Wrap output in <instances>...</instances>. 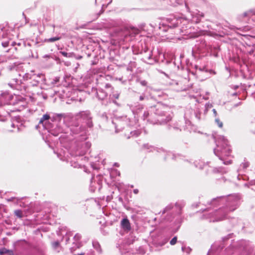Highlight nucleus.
<instances>
[{"label": "nucleus", "mask_w": 255, "mask_h": 255, "mask_svg": "<svg viewBox=\"0 0 255 255\" xmlns=\"http://www.w3.org/2000/svg\"><path fill=\"white\" fill-rule=\"evenodd\" d=\"M23 242L25 244H28V242L25 239H22V240H19L17 241V242Z\"/></svg>", "instance_id": "09e8293b"}, {"label": "nucleus", "mask_w": 255, "mask_h": 255, "mask_svg": "<svg viewBox=\"0 0 255 255\" xmlns=\"http://www.w3.org/2000/svg\"><path fill=\"white\" fill-rule=\"evenodd\" d=\"M133 192L134 194H137L138 193V190L137 189H135L133 190Z\"/></svg>", "instance_id": "bf43d9fd"}, {"label": "nucleus", "mask_w": 255, "mask_h": 255, "mask_svg": "<svg viewBox=\"0 0 255 255\" xmlns=\"http://www.w3.org/2000/svg\"><path fill=\"white\" fill-rule=\"evenodd\" d=\"M69 62L68 61H65V65H69Z\"/></svg>", "instance_id": "69168bd1"}, {"label": "nucleus", "mask_w": 255, "mask_h": 255, "mask_svg": "<svg viewBox=\"0 0 255 255\" xmlns=\"http://www.w3.org/2000/svg\"><path fill=\"white\" fill-rule=\"evenodd\" d=\"M204 17V14L202 12L198 11L197 13L193 14L192 21L196 23L199 22L201 18Z\"/></svg>", "instance_id": "f3484780"}, {"label": "nucleus", "mask_w": 255, "mask_h": 255, "mask_svg": "<svg viewBox=\"0 0 255 255\" xmlns=\"http://www.w3.org/2000/svg\"><path fill=\"white\" fill-rule=\"evenodd\" d=\"M70 87H66L65 89V93L67 92H70Z\"/></svg>", "instance_id": "13d9d810"}, {"label": "nucleus", "mask_w": 255, "mask_h": 255, "mask_svg": "<svg viewBox=\"0 0 255 255\" xmlns=\"http://www.w3.org/2000/svg\"><path fill=\"white\" fill-rule=\"evenodd\" d=\"M182 18L181 17L176 18L171 16L163 20L159 24V28L164 32L167 31L169 29H172L179 25L181 23Z\"/></svg>", "instance_id": "1a4fd4ad"}, {"label": "nucleus", "mask_w": 255, "mask_h": 255, "mask_svg": "<svg viewBox=\"0 0 255 255\" xmlns=\"http://www.w3.org/2000/svg\"><path fill=\"white\" fill-rule=\"evenodd\" d=\"M14 214L18 218H22L23 217L22 211L19 209L15 210Z\"/></svg>", "instance_id": "cd10ccee"}, {"label": "nucleus", "mask_w": 255, "mask_h": 255, "mask_svg": "<svg viewBox=\"0 0 255 255\" xmlns=\"http://www.w3.org/2000/svg\"><path fill=\"white\" fill-rule=\"evenodd\" d=\"M177 241V237H174L170 241V244L172 246L174 245Z\"/></svg>", "instance_id": "c9c22d12"}, {"label": "nucleus", "mask_w": 255, "mask_h": 255, "mask_svg": "<svg viewBox=\"0 0 255 255\" xmlns=\"http://www.w3.org/2000/svg\"><path fill=\"white\" fill-rule=\"evenodd\" d=\"M204 211H207L208 212L210 211L209 207L207 208V209H205L204 210H203V212Z\"/></svg>", "instance_id": "338daca9"}, {"label": "nucleus", "mask_w": 255, "mask_h": 255, "mask_svg": "<svg viewBox=\"0 0 255 255\" xmlns=\"http://www.w3.org/2000/svg\"><path fill=\"white\" fill-rule=\"evenodd\" d=\"M250 163L248 161H244V162H242L239 168V171H241L242 170H244L246 169L247 167L249 166Z\"/></svg>", "instance_id": "393cba45"}, {"label": "nucleus", "mask_w": 255, "mask_h": 255, "mask_svg": "<svg viewBox=\"0 0 255 255\" xmlns=\"http://www.w3.org/2000/svg\"><path fill=\"white\" fill-rule=\"evenodd\" d=\"M10 250L7 249L4 247L0 249V255H4V254H8Z\"/></svg>", "instance_id": "c756f323"}, {"label": "nucleus", "mask_w": 255, "mask_h": 255, "mask_svg": "<svg viewBox=\"0 0 255 255\" xmlns=\"http://www.w3.org/2000/svg\"><path fill=\"white\" fill-rule=\"evenodd\" d=\"M108 92H105L103 89H99L97 91V96L99 99L103 100L108 96Z\"/></svg>", "instance_id": "a211bd4d"}, {"label": "nucleus", "mask_w": 255, "mask_h": 255, "mask_svg": "<svg viewBox=\"0 0 255 255\" xmlns=\"http://www.w3.org/2000/svg\"><path fill=\"white\" fill-rule=\"evenodd\" d=\"M13 80L14 81L15 83L17 84H19V83H18L19 82H20V83H21V81H19L17 79H13Z\"/></svg>", "instance_id": "603ef678"}, {"label": "nucleus", "mask_w": 255, "mask_h": 255, "mask_svg": "<svg viewBox=\"0 0 255 255\" xmlns=\"http://www.w3.org/2000/svg\"><path fill=\"white\" fill-rule=\"evenodd\" d=\"M241 197L239 194H234L227 196H220L213 199L208 205L214 207H220L214 211L204 215L205 218L210 222H218L227 218L228 214L236 210L241 203Z\"/></svg>", "instance_id": "f257e3e1"}, {"label": "nucleus", "mask_w": 255, "mask_h": 255, "mask_svg": "<svg viewBox=\"0 0 255 255\" xmlns=\"http://www.w3.org/2000/svg\"><path fill=\"white\" fill-rule=\"evenodd\" d=\"M251 179L250 183L252 185H255V168L254 171L251 170L248 176V180Z\"/></svg>", "instance_id": "412c9836"}, {"label": "nucleus", "mask_w": 255, "mask_h": 255, "mask_svg": "<svg viewBox=\"0 0 255 255\" xmlns=\"http://www.w3.org/2000/svg\"><path fill=\"white\" fill-rule=\"evenodd\" d=\"M22 15L24 17V18H25V23H27L28 22V19L26 18V15H25V14L24 13V12L22 13Z\"/></svg>", "instance_id": "8fccbe9b"}, {"label": "nucleus", "mask_w": 255, "mask_h": 255, "mask_svg": "<svg viewBox=\"0 0 255 255\" xmlns=\"http://www.w3.org/2000/svg\"><path fill=\"white\" fill-rule=\"evenodd\" d=\"M216 143V148L214 149L215 154L218 156L219 159L223 161L226 165L232 163L231 159L226 161L224 159L225 156H229L231 153V150L228 144L227 139L222 135H213Z\"/></svg>", "instance_id": "39448f33"}, {"label": "nucleus", "mask_w": 255, "mask_h": 255, "mask_svg": "<svg viewBox=\"0 0 255 255\" xmlns=\"http://www.w3.org/2000/svg\"><path fill=\"white\" fill-rule=\"evenodd\" d=\"M145 97L144 95H141L140 97H139V100L140 101H142L144 99H145Z\"/></svg>", "instance_id": "3c124183"}, {"label": "nucleus", "mask_w": 255, "mask_h": 255, "mask_svg": "<svg viewBox=\"0 0 255 255\" xmlns=\"http://www.w3.org/2000/svg\"><path fill=\"white\" fill-rule=\"evenodd\" d=\"M59 39H60L59 37L55 36V37H51L49 39H47L46 40H47V41L49 42H53L54 41L59 40Z\"/></svg>", "instance_id": "72a5a7b5"}, {"label": "nucleus", "mask_w": 255, "mask_h": 255, "mask_svg": "<svg viewBox=\"0 0 255 255\" xmlns=\"http://www.w3.org/2000/svg\"><path fill=\"white\" fill-rule=\"evenodd\" d=\"M105 87L106 89L109 90L108 92L109 93L110 99L113 100L114 99H118L119 98L120 93L118 92H114L113 91V88L110 84H106Z\"/></svg>", "instance_id": "2eb2a0df"}, {"label": "nucleus", "mask_w": 255, "mask_h": 255, "mask_svg": "<svg viewBox=\"0 0 255 255\" xmlns=\"http://www.w3.org/2000/svg\"><path fill=\"white\" fill-rule=\"evenodd\" d=\"M0 98L4 105L14 104V103L12 102L14 96L8 92H2L0 95Z\"/></svg>", "instance_id": "ddd939ff"}, {"label": "nucleus", "mask_w": 255, "mask_h": 255, "mask_svg": "<svg viewBox=\"0 0 255 255\" xmlns=\"http://www.w3.org/2000/svg\"><path fill=\"white\" fill-rule=\"evenodd\" d=\"M182 206L179 204H169L167 205L162 211V214L167 213L166 220L168 221H172L175 219L176 222H179L181 220L180 215L182 214Z\"/></svg>", "instance_id": "423d86ee"}, {"label": "nucleus", "mask_w": 255, "mask_h": 255, "mask_svg": "<svg viewBox=\"0 0 255 255\" xmlns=\"http://www.w3.org/2000/svg\"><path fill=\"white\" fill-rule=\"evenodd\" d=\"M50 57V56H49V55H44V56H43V57H44V58H45V57Z\"/></svg>", "instance_id": "774afa93"}, {"label": "nucleus", "mask_w": 255, "mask_h": 255, "mask_svg": "<svg viewBox=\"0 0 255 255\" xmlns=\"http://www.w3.org/2000/svg\"><path fill=\"white\" fill-rule=\"evenodd\" d=\"M10 44L11 46H14L16 44V42L14 41H10Z\"/></svg>", "instance_id": "4d7b16f0"}, {"label": "nucleus", "mask_w": 255, "mask_h": 255, "mask_svg": "<svg viewBox=\"0 0 255 255\" xmlns=\"http://www.w3.org/2000/svg\"><path fill=\"white\" fill-rule=\"evenodd\" d=\"M168 242V240L167 239H165L161 241H160L158 243L157 245L158 246L162 247L165 245Z\"/></svg>", "instance_id": "2f4dec72"}, {"label": "nucleus", "mask_w": 255, "mask_h": 255, "mask_svg": "<svg viewBox=\"0 0 255 255\" xmlns=\"http://www.w3.org/2000/svg\"><path fill=\"white\" fill-rule=\"evenodd\" d=\"M87 128H92L93 126L92 117L89 111H82L75 116L65 115V133L70 131L76 135H79L82 140L87 138Z\"/></svg>", "instance_id": "f03ea898"}, {"label": "nucleus", "mask_w": 255, "mask_h": 255, "mask_svg": "<svg viewBox=\"0 0 255 255\" xmlns=\"http://www.w3.org/2000/svg\"><path fill=\"white\" fill-rule=\"evenodd\" d=\"M212 107V105L210 104H206L205 105V112H206L209 109L211 108Z\"/></svg>", "instance_id": "79ce46f5"}, {"label": "nucleus", "mask_w": 255, "mask_h": 255, "mask_svg": "<svg viewBox=\"0 0 255 255\" xmlns=\"http://www.w3.org/2000/svg\"><path fill=\"white\" fill-rule=\"evenodd\" d=\"M91 144L89 142H81L76 143V145L71 147L74 153H72L73 156H81L84 155L90 147Z\"/></svg>", "instance_id": "9b49d317"}, {"label": "nucleus", "mask_w": 255, "mask_h": 255, "mask_svg": "<svg viewBox=\"0 0 255 255\" xmlns=\"http://www.w3.org/2000/svg\"><path fill=\"white\" fill-rule=\"evenodd\" d=\"M215 121L216 124L218 126L219 128H222L223 127V123L220 120L219 118L218 117H217L215 119Z\"/></svg>", "instance_id": "7c9ffc66"}, {"label": "nucleus", "mask_w": 255, "mask_h": 255, "mask_svg": "<svg viewBox=\"0 0 255 255\" xmlns=\"http://www.w3.org/2000/svg\"><path fill=\"white\" fill-rule=\"evenodd\" d=\"M18 66V64H17L16 62L13 63L12 64H10L7 66V69L10 70L12 71L13 70H16V67Z\"/></svg>", "instance_id": "c85d7f7f"}, {"label": "nucleus", "mask_w": 255, "mask_h": 255, "mask_svg": "<svg viewBox=\"0 0 255 255\" xmlns=\"http://www.w3.org/2000/svg\"><path fill=\"white\" fill-rule=\"evenodd\" d=\"M142 148L148 152L156 151L157 152L160 153L161 155L163 156L165 160L170 158L177 161L183 159L182 156L179 154L175 155L173 153L169 151H166L162 148H157L151 145H149L148 143L143 144L142 146Z\"/></svg>", "instance_id": "0eeeda50"}, {"label": "nucleus", "mask_w": 255, "mask_h": 255, "mask_svg": "<svg viewBox=\"0 0 255 255\" xmlns=\"http://www.w3.org/2000/svg\"><path fill=\"white\" fill-rule=\"evenodd\" d=\"M141 133V131L139 129L131 131L130 132V136H128L127 138H129L130 137H137Z\"/></svg>", "instance_id": "b1692460"}, {"label": "nucleus", "mask_w": 255, "mask_h": 255, "mask_svg": "<svg viewBox=\"0 0 255 255\" xmlns=\"http://www.w3.org/2000/svg\"><path fill=\"white\" fill-rule=\"evenodd\" d=\"M152 54L151 51L149 52L148 55L144 56V59L147 64H153L155 62V60L152 57Z\"/></svg>", "instance_id": "6ab92c4d"}, {"label": "nucleus", "mask_w": 255, "mask_h": 255, "mask_svg": "<svg viewBox=\"0 0 255 255\" xmlns=\"http://www.w3.org/2000/svg\"><path fill=\"white\" fill-rule=\"evenodd\" d=\"M31 74L32 78H34V79H35L38 81V84H39L40 82H42L44 79V75L42 73L38 74H35L32 73Z\"/></svg>", "instance_id": "4be33fe9"}, {"label": "nucleus", "mask_w": 255, "mask_h": 255, "mask_svg": "<svg viewBox=\"0 0 255 255\" xmlns=\"http://www.w3.org/2000/svg\"><path fill=\"white\" fill-rule=\"evenodd\" d=\"M50 114L46 113L43 115L39 121L38 125L36 126V128H37L38 126H42L44 129L50 131L53 127L51 123H50Z\"/></svg>", "instance_id": "f8f14e48"}, {"label": "nucleus", "mask_w": 255, "mask_h": 255, "mask_svg": "<svg viewBox=\"0 0 255 255\" xmlns=\"http://www.w3.org/2000/svg\"><path fill=\"white\" fill-rule=\"evenodd\" d=\"M58 49L59 50V53L61 54L62 56H64V50H63L62 48H60L59 46H58Z\"/></svg>", "instance_id": "37998d69"}, {"label": "nucleus", "mask_w": 255, "mask_h": 255, "mask_svg": "<svg viewBox=\"0 0 255 255\" xmlns=\"http://www.w3.org/2000/svg\"><path fill=\"white\" fill-rule=\"evenodd\" d=\"M93 246L98 252L101 253V249L99 243L97 241H93L92 243Z\"/></svg>", "instance_id": "bb28decb"}, {"label": "nucleus", "mask_w": 255, "mask_h": 255, "mask_svg": "<svg viewBox=\"0 0 255 255\" xmlns=\"http://www.w3.org/2000/svg\"><path fill=\"white\" fill-rule=\"evenodd\" d=\"M212 112L213 113L214 116L215 117V118L217 117H218L217 112L216 111V110L215 109H212Z\"/></svg>", "instance_id": "a18cd8bd"}, {"label": "nucleus", "mask_w": 255, "mask_h": 255, "mask_svg": "<svg viewBox=\"0 0 255 255\" xmlns=\"http://www.w3.org/2000/svg\"><path fill=\"white\" fill-rule=\"evenodd\" d=\"M101 181L99 180V179H98V181H97V184L98 186V188L99 189H100L101 187Z\"/></svg>", "instance_id": "de8ad7c7"}, {"label": "nucleus", "mask_w": 255, "mask_h": 255, "mask_svg": "<svg viewBox=\"0 0 255 255\" xmlns=\"http://www.w3.org/2000/svg\"><path fill=\"white\" fill-rule=\"evenodd\" d=\"M64 118V114H56L52 113L51 115L50 121L52 122L51 124L53 126L52 130H50L51 134L55 136H58L60 134V136L58 137L59 142V146L61 148L60 152L54 151V153L57 154V157L62 161L64 160V151L63 150V147H64V136H63V129L62 126L64 124V121L62 122V119ZM57 146H59L58 142L57 143Z\"/></svg>", "instance_id": "20e7f679"}, {"label": "nucleus", "mask_w": 255, "mask_h": 255, "mask_svg": "<svg viewBox=\"0 0 255 255\" xmlns=\"http://www.w3.org/2000/svg\"><path fill=\"white\" fill-rule=\"evenodd\" d=\"M23 79L24 81H27V84L28 86L36 87L38 85V81L32 78L31 74L25 73L23 76Z\"/></svg>", "instance_id": "4468645a"}, {"label": "nucleus", "mask_w": 255, "mask_h": 255, "mask_svg": "<svg viewBox=\"0 0 255 255\" xmlns=\"http://www.w3.org/2000/svg\"><path fill=\"white\" fill-rule=\"evenodd\" d=\"M15 197H12L7 199V201L9 202L13 201L14 199H15Z\"/></svg>", "instance_id": "864d4df0"}, {"label": "nucleus", "mask_w": 255, "mask_h": 255, "mask_svg": "<svg viewBox=\"0 0 255 255\" xmlns=\"http://www.w3.org/2000/svg\"><path fill=\"white\" fill-rule=\"evenodd\" d=\"M230 236V235H228V236L223 238V241L225 242V241H226L228 239H229Z\"/></svg>", "instance_id": "5fc2aeb1"}, {"label": "nucleus", "mask_w": 255, "mask_h": 255, "mask_svg": "<svg viewBox=\"0 0 255 255\" xmlns=\"http://www.w3.org/2000/svg\"><path fill=\"white\" fill-rule=\"evenodd\" d=\"M161 73H162V74H164L165 76H166L167 77H168V75L167 74H166L165 72H161Z\"/></svg>", "instance_id": "0e129e2a"}, {"label": "nucleus", "mask_w": 255, "mask_h": 255, "mask_svg": "<svg viewBox=\"0 0 255 255\" xmlns=\"http://www.w3.org/2000/svg\"><path fill=\"white\" fill-rule=\"evenodd\" d=\"M182 251L183 252H186L188 254H189L191 251V249L189 247H186L185 246L182 247Z\"/></svg>", "instance_id": "473e14b6"}, {"label": "nucleus", "mask_w": 255, "mask_h": 255, "mask_svg": "<svg viewBox=\"0 0 255 255\" xmlns=\"http://www.w3.org/2000/svg\"><path fill=\"white\" fill-rule=\"evenodd\" d=\"M72 237V235L70 234L66 233V235H65V240L66 241L67 247L72 253L82 246V243L80 241L82 236L80 234L77 233L72 238L71 241L70 238Z\"/></svg>", "instance_id": "6e6552de"}, {"label": "nucleus", "mask_w": 255, "mask_h": 255, "mask_svg": "<svg viewBox=\"0 0 255 255\" xmlns=\"http://www.w3.org/2000/svg\"><path fill=\"white\" fill-rule=\"evenodd\" d=\"M70 135H72V136H75V138H76L77 139L76 141H75L74 142V143H76V142L78 141V140L80 141L81 142H82V141L85 140H82L81 137L79 135L74 134L73 133H71L70 131H69L67 133L66 132V133H65V139L66 138H69V140H71V139L70 137H69V136ZM64 142H66L65 140H64Z\"/></svg>", "instance_id": "aec40b11"}, {"label": "nucleus", "mask_w": 255, "mask_h": 255, "mask_svg": "<svg viewBox=\"0 0 255 255\" xmlns=\"http://www.w3.org/2000/svg\"><path fill=\"white\" fill-rule=\"evenodd\" d=\"M121 228L126 232H129L131 230L130 223L127 218H124L121 221Z\"/></svg>", "instance_id": "dca6fc26"}, {"label": "nucleus", "mask_w": 255, "mask_h": 255, "mask_svg": "<svg viewBox=\"0 0 255 255\" xmlns=\"http://www.w3.org/2000/svg\"><path fill=\"white\" fill-rule=\"evenodd\" d=\"M194 164L196 167L199 168V169H203L206 165L205 163L200 160L195 161Z\"/></svg>", "instance_id": "5701e85b"}, {"label": "nucleus", "mask_w": 255, "mask_h": 255, "mask_svg": "<svg viewBox=\"0 0 255 255\" xmlns=\"http://www.w3.org/2000/svg\"><path fill=\"white\" fill-rule=\"evenodd\" d=\"M97 186H96L95 183V178L94 177H93L91 180V184H90V190L92 191H95L96 189L97 188Z\"/></svg>", "instance_id": "a878e982"}, {"label": "nucleus", "mask_w": 255, "mask_h": 255, "mask_svg": "<svg viewBox=\"0 0 255 255\" xmlns=\"http://www.w3.org/2000/svg\"><path fill=\"white\" fill-rule=\"evenodd\" d=\"M60 245V243L58 241L54 242L52 243V247L54 249H56Z\"/></svg>", "instance_id": "58836bf2"}, {"label": "nucleus", "mask_w": 255, "mask_h": 255, "mask_svg": "<svg viewBox=\"0 0 255 255\" xmlns=\"http://www.w3.org/2000/svg\"><path fill=\"white\" fill-rule=\"evenodd\" d=\"M140 83L142 86H146L147 85V82L145 80H142L140 82Z\"/></svg>", "instance_id": "49530a36"}, {"label": "nucleus", "mask_w": 255, "mask_h": 255, "mask_svg": "<svg viewBox=\"0 0 255 255\" xmlns=\"http://www.w3.org/2000/svg\"><path fill=\"white\" fill-rule=\"evenodd\" d=\"M254 51H255L254 49L252 48V49L249 51V53H250V54H253V53H254Z\"/></svg>", "instance_id": "680f3d73"}, {"label": "nucleus", "mask_w": 255, "mask_h": 255, "mask_svg": "<svg viewBox=\"0 0 255 255\" xmlns=\"http://www.w3.org/2000/svg\"><path fill=\"white\" fill-rule=\"evenodd\" d=\"M55 95L57 96L59 99L62 101L64 99V96L62 94L60 93L59 92L55 91Z\"/></svg>", "instance_id": "4c0bfd02"}, {"label": "nucleus", "mask_w": 255, "mask_h": 255, "mask_svg": "<svg viewBox=\"0 0 255 255\" xmlns=\"http://www.w3.org/2000/svg\"><path fill=\"white\" fill-rule=\"evenodd\" d=\"M165 107L160 104L150 107L148 111H145L142 116L144 121L152 124H163L171 120L170 115H166L163 110Z\"/></svg>", "instance_id": "7ed1b4c3"}, {"label": "nucleus", "mask_w": 255, "mask_h": 255, "mask_svg": "<svg viewBox=\"0 0 255 255\" xmlns=\"http://www.w3.org/2000/svg\"><path fill=\"white\" fill-rule=\"evenodd\" d=\"M52 58L53 59H54L57 61V63L59 64V63H61V60L59 58V55L58 53H57V55H54Z\"/></svg>", "instance_id": "f704fd0d"}, {"label": "nucleus", "mask_w": 255, "mask_h": 255, "mask_svg": "<svg viewBox=\"0 0 255 255\" xmlns=\"http://www.w3.org/2000/svg\"><path fill=\"white\" fill-rule=\"evenodd\" d=\"M131 30L133 33H134V34H137L139 33V31L138 29L135 27H131Z\"/></svg>", "instance_id": "a19ab883"}, {"label": "nucleus", "mask_w": 255, "mask_h": 255, "mask_svg": "<svg viewBox=\"0 0 255 255\" xmlns=\"http://www.w3.org/2000/svg\"><path fill=\"white\" fill-rule=\"evenodd\" d=\"M6 116H2L0 114V121L4 122L6 120Z\"/></svg>", "instance_id": "c03bdc74"}, {"label": "nucleus", "mask_w": 255, "mask_h": 255, "mask_svg": "<svg viewBox=\"0 0 255 255\" xmlns=\"http://www.w3.org/2000/svg\"><path fill=\"white\" fill-rule=\"evenodd\" d=\"M195 117L198 120H200L201 119V113L198 110H196L195 112Z\"/></svg>", "instance_id": "e433bc0d"}, {"label": "nucleus", "mask_w": 255, "mask_h": 255, "mask_svg": "<svg viewBox=\"0 0 255 255\" xmlns=\"http://www.w3.org/2000/svg\"><path fill=\"white\" fill-rule=\"evenodd\" d=\"M127 71H132V68H131V67L130 66H128L127 68Z\"/></svg>", "instance_id": "052dcab7"}, {"label": "nucleus", "mask_w": 255, "mask_h": 255, "mask_svg": "<svg viewBox=\"0 0 255 255\" xmlns=\"http://www.w3.org/2000/svg\"><path fill=\"white\" fill-rule=\"evenodd\" d=\"M132 120L130 118H128L127 116L116 118L113 121V124L115 125L116 132L124 128L125 125L130 126L132 125Z\"/></svg>", "instance_id": "9d476101"}, {"label": "nucleus", "mask_w": 255, "mask_h": 255, "mask_svg": "<svg viewBox=\"0 0 255 255\" xmlns=\"http://www.w3.org/2000/svg\"><path fill=\"white\" fill-rule=\"evenodd\" d=\"M8 255H14V253L12 250H10L9 252L8 253Z\"/></svg>", "instance_id": "6e6d98bb"}, {"label": "nucleus", "mask_w": 255, "mask_h": 255, "mask_svg": "<svg viewBox=\"0 0 255 255\" xmlns=\"http://www.w3.org/2000/svg\"><path fill=\"white\" fill-rule=\"evenodd\" d=\"M101 13H98L97 14V15L95 16V17L94 18V19H96L98 18V17L99 16V15H100Z\"/></svg>", "instance_id": "e2e57ef3"}, {"label": "nucleus", "mask_w": 255, "mask_h": 255, "mask_svg": "<svg viewBox=\"0 0 255 255\" xmlns=\"http://www.w3.org/2000/svg\"><path fill=\"white\" fill-rule=\"evenodd\" d=\"M10 44V41H7L5 42H3L1 43V45L4 47H7Z\"/></svg>", "instance_id": "ea45409f"}]
</instances>
